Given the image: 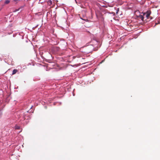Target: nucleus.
<instances>
[{"label": "nucleus", "mask_w": 160, "mask_h": 160, "mask_svg": "<svg viewBox=\"0 0 160 160\" xmlns=\"http://www.w3.org/2000/svg\"><path fill=\"white\" fill-rule=\"evenodd\" d=\"M73 96H74V94H73Z\"/></svg>", "instance_id": "22"}, {"label": "nucleus", "mask_w": 160, "mask_h": 160, "mask_svg": "<svg viewBox=\"0 0 160 160\" xmlns=\"http://www.w3.org/2000/svg\"><path fill=\"white\" fill-rule=\"evenodd\" d=\"M57 102H54L53 103L54 105H55Z\"/></svg>", "instance_id": "17"}, {"label": "nucleus", "mask_w": 160, "mask_h": 160, "mask_svg": "<svg viewBox=\"0 0 160 160\" xmlns=\"http://www.w3.org/2000/svg\"><path fill=\"white\" fill-rule=\"evenodd\" d=\"M32 106H28V107H29V108H30V109H31L32 108Z\"/></svg>", "instance_id": "15"}, {"label": "nucleus", "mask_w": 160, "mask_h": 160, "mask_svg": "<svg viewBox=\"0 0 160 160\" xmlns=\"http://www.w3.org/2000/svg\"><path fill=\"white\" fill-rule=\"evenodd\" d=\"M102 7L105 8H107L108 7L106 5H103L102 6Z\"/></svg>", "instance_id": "14"}, {"label": "nucleus", "mask_w": 160, "mask_h": 160, "mask_svg": "<svg viewBox=\"0 0 160 160\" xmlns=\"http://www.w3.org/2000/svg\"><path fill=\"white\" fill-rule=\"evenodd\" d=\"M24 6H23L21 7L20 8H21L22 9L24 8Z\"/></svg>", "instance_id": "16"}, {"label": "nucleus", "mask_w": 160, "mask_h": 160, "mask_svg": "<svg viewBox=\"0 0 160 160\" xmlns=\"http://www.w3.org/2000/svg\"><path fill=\"white\" fill-rule=\"evenodd\" d=\"M2 115V109H0V118H1Z\"/></svg>", "instance_id": "10"}, {"label": "nucleus", "mask_w": 160, "mask_h": 160, "mask_svg": "<svg viewBox=\"0 0 160 160\" xmlns=\"http://www.w3.org/2000/svg\"><path fill=\"white\" fill-rule=\"evenodd\" d=\"M10 2V1L9 0H6L4 2V3L5 4H8Z\"/></svg>", "instance_id": "11"}, {"label": "nucleus", "mask_w": 160, "mask_h": 160, "mask_svg": "<svg viewBox=\"0 0 160 160\" xmlns=\"http://www.w3.org/2000/svg\"><path fill=\"white\" fill-rule=\"evenodd\" d=\"M75 2L76 3V2H78V1H77V0H75Z\"/></svg>", "instance_id": "19"}, {"label": "nucleus", "mask_w": 160, "mask_h": 160, "mask_svg": "<svg viewBox=\"0 0 160 160\" xmlns=\"http://www.w3.org/2000/svg\"><path fill=\"white\" fill-rule=\"evenodd\" d=\"M108 13L111 14H112L113 16H114L115 15V12H108Z\"/></svg>", "instance_id": "13"}, {"label": "nucleus", "mask_w": 160, "mask_h": 160, "mask_svg": "<svg viewBox=\"0 0 160 160\" xmlns=\"http://www.w3.org/2000/svg\"><path fill=\"white\" fill-rule=\"evenodd\" d=\"M115 8L116 10V13L117 14L118 12L119 11V8Z\"/></svg>", "instance_id": "12"}, {"label": "nucleus", "mask_w": 160, "mask_h": 160, "mask_svg": "<svg viewBox=\"0 0 160 160\" xmlns=\"http://www.w3.org/2000/svg\"><path fill=\"white\" fill-rule=\"evenodd\" d=\"M59 103H60V104H61V102H59Z\"/></svg>", "instance_id": "21"}, {"label": "nucleus", "mask_w": 160, "mask_h": 160, "mask_svg": "<svg viewBox=\"0 0 160 160\" xmlns=\"http://www.w3.org/2000/svg\"><path fill=\"white\" fill-rule=\"evenodd\" d=\"M18 10H16V11H18Z\"/></svg>", "instance_id": "23"}, {"label": "nucleus", "mask_w": 160, "mask_h": 160, "mask_svg": "<svg viewBox=\"0 0 160 160\" xmlns=\"http://www.w3.org/2000/svg\"><path fill=\"white\" fill-rule=\"evenodd\" d=\"M94 46L92 45H90L88 46V49H91V51H90L89 52H92V51H96L97 50V49H96L95 48H94Z\"/></svg>", "instance_id": "2"}, {"label": "nucleus", "mask_w": 160, "mask_h": 160, "mask_svg": "<svg viewBox=\"0 0 160 160\" xmlns=\"http://www.w3.org/2000/svg\"><path fill=\"white\" fill-rule=\"evenodd\" d=\"M47 2L49 5H51L52 4V2L51 0H48Z\"/></svg>", "instance_id": "8"}, {"label": "nucleus", "mask_w": 160, "mask_h": 160, "mask_svg": "<svg viewBox=\"0 0 160 160\" xmlns=\"http://www.w3.org/2000/svg\"><path fill=\"white\" fill-rule=\"evenodd\" d=\"M138 17L141 19L142 21H143L144 19V16L141 14H140L138 16Z\"/></svg>", "instance_id": "4"}, {"label": "nucleus", "mask_w": 160, "mask_h": 160, "mask_svg": "<svg viewBox=\"0 0 160 160\" xmlns=\"http://www.w3.org/2000/svg\"><path fill=\"white\" fill-rule=\"evenodd\" d=\"M60 48L58 47H54L52 48V50L54 51V52H56L59 51L60 50Z\"/></svg>", "instance_id": "3"}, {"label": "nucleus", "mask_w": 160, "mask_h": 160, "mask_svg": "<svg viewBox=\"0 0 160 160\" xmlns=\"http://www.w3.org/2000/svg\"><path fill=\"white\" fill-rule=\"evenodd\" d=\"M15 128L16 129L19 130L20 128V127L19 126L16 125L15 126Z\"/></svg>", "instance_id": "9"}, {"label": "nucleus", "mask_w": 160, "mask_h": 160, "mask_svg": "<svg viewBox=\"0 0 160 160\" xmlns=\"http://www.w3.org/2000/svg\"><path fill=\"white\" fill-rule=\"evenodd\" d=\"M18 1V0H13V1H14V2H16V1Z\"/></svg>", "instance_id": "18"}, {"label": "nucleus", "mask_w": 160, "mask_h": 160, "mask_svg": "<svg viewBox=\"0 0 160 160\" xmlns=\"http://www.w3.org/2000/svg\"><path fill=\"white\" fill-rule=\"evenodd\" d=\"M160 23V22L158 21V24Z\"/></svg>", "instance_id": "20"}, {"label": "nucleus", "mask_w": 160, "mask_h": 160, "mask_svg": "<svg viewBox=\"0 0 160 160\" xmlns=\"http://www.w3.org/2000/svg\"><path fill=\"white\" fill-rule=\"evenodd\" d=\"M76 3L79 6L81 7L82 6L81 2L79 0H78V2H76Z\"/></svg>", "instance_id": "5"}, {"label": "nucleus", "mask_w": 160, "mask_h": 160, "mask_svg": "<svg viewBox=\"0 0 160 160\" xmlns=\"http://www.w3.org/2000/svg\"><path fill=\"white\" fill-rule=\"evenodd\" d=\"M29 111L23 112H20V114L19 118H22L24 119H28L30 118V115H28Z\"/></svg>", "instance_id": "1"}, {"label": "nucleus", "mask_w": 160, "mask_h": 160, "mask_svg": "<svg viewBox=\"0 0 160 160\" xmlns=\"http://www.w3.org/2000/svg\"><path fill=\"white\" fill-rule=\"evenodd\" d=\"M150 13H144L143 14V16L146 17L147 18H148V17L150 15Z\"/></svg>", "instance_id": "6"}, {"label": "nucleus", "mask_w": 160, "mask_h": 160, "mask_svg": "<svg viewBox=\"0 0 160 160\" xmlns=\"http://www.w3.org/2000/svg\"><path fill=\"white\" fill-rule=\"evenodd\" d=\"M18 72V70L16 69H14L12 73V75H14L16 73V72Z\"/></svg>", "instance_id": "7"}]
</instances>
